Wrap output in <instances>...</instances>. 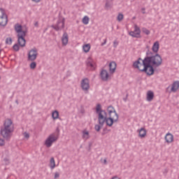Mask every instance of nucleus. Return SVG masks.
<instances>
[{
	"instance_id": "nucleus-1",
	"label": "nucleus",
	"mask_w": 179,
	"mask_h": 179,
	"mask_svg": "<svg viewBox=\"0 0 179 179\" xmlns=\"http://www.w3.org/2000/svg\"><path fill=\"white\" fill-rule=\"evenodd\" d=\"M108 115L107 117V112L106 110L101 109V105L98 103L96 107V113L98 114V124H96L94 127L95 130L96 132H99L101 129V127L106 124L107 127H113L114 122H118V113L115 111V109L112 106H110L107 108Z\"/></svg>"
},
{
	"instance_id": "nucleus-2",
	"label": "nucleus",
	"mask_w": 179,
	"mask_h": 179,
	"mask_svg": "<svg viewBox=\"0 0 179 179\" xmlns=\"http://www.w3.org/2000/svg\"><path fill=\"white\" fill-rule=\"evenodd\" d=\"M14 131L15 124H13V121L9 118L6 119L3 122V127L0 129V135L3 138V139L9 142Z\"/></svg>"
},
{
	"instance_id": "nucleus-3",
	"label": "nucleus",
	"mask_w": 179,
	"mask_h": 179,
	"mask_svg": "<svg viewBox=\"0 0 179 179\" xmlns=\"http://www.w3.org/2000/svg\"><path fill=\"white\" fill-rule=\"evenodd\" d=\"M145 58L150 68L149 72L151 75H153V73H155V69L153 68H159V66L163 64V59L159 54H155L152 56H147Z\"/></svg>"
},
{
	"instance_id": "nucleus-4",
	"label": "nucleus",
	"mask_w": 179,
	"mask_h": 179,
	"mask_svg": "<svg viewBox=\"0 0 179 179\" xmlns=\"http://www.w3.org/2000/svg\"><path fill=\"white\" fill-rule=\"evenodd\" d=\"M133 68H134V69H138L140 72H145L148 76H152L146 57H145L144 59H142L141 57L138 58L133 63Z\"/></svg>"
},
{
	"instance_id": "nucleus-5",
	"label": "nucleus",
	"mask_w": 179,
	"mask_h": 179,
	"mask_svg": "<svg viewBox=\"0 0 179 179\" xmlns=\"http://www.w3.org/2000/svg\"><path fill=\"white\" fill-rule=\"evenodd\" d=\"M14 29L16 33H17V37L19 45L20 47H25L26 39H24V37H26V31L22 30V27L20 24H15Z\"/></svg>"
},
{
	"instance_id": "nucleus-6",
	"label": "nucleus",
	"mask_w": 179,
	"mask_h": 179,
	"mask_svg": "<svg viewBox=\"0 0 179 179\" xmlns=\"http://www.w3.org/2000/svg\"><path fill=\"white\" fill-rule=\"evenodd\" d=\"M59 138V136L57 134L53 133L50 134L45 141V146H46V148H51L52 146V143L57 142Z\"/></svg>"
},
{
	"instance_id": "nucleus-7",
	"label": "nucleus",
	"mask_w": 179,
	"mask_h": 179,
	"mask_svg": "<svg viewBox=\"0 0 179 179\" xmlns=\"http://www.w3.org/2000/svg\"><path fill=\"white\" fill-rule=\"evenodd\" d=\"M38 56V50L36 48H33L28 52V59L27 60L29 62L36 61L37 59V57Z\"/></svg>"
},
{
	"instance_id": "nucleus-8",
	"label": "nucleus",
	"mask_w": 179,
	"mask_h": 179,
	"mask_svg": "<svg viewBox=\"0 0 179 179\" xmlns=\"http://www.w3.org/2000/svg\"><path fill=\"white\" fill-rule=\"evenodd\" d=\"M8 24V15L5 10L0 8V26L5 27Z\"/></svg>"
},
{
	"instance_id": "nucleus-9",
	"label": "nucleus",
	"mask_w": 179,
	"mask_h": 179,
	"mask_svg": "<svg viewBox=\"0 0 179 179\" xmlns=\"http://www.w3.org/2000/svg\"><path fill=\"white\" fill-rule=\"evenodd\" d=\"M51 27L56 30V31H59V30H62L64 27H65V19H59L55 25H52Z\"/></svg>"
},
{
	"instance_id": "nucleus-10",
	"label": "nucleus",
	"mask_w": 179,
	"mask_h": 179,
	"mask_svg": "<svg viewBox=\"0 0 179 179\" xmlns=\"http://www.w3.org/2000/svg\"><path fill=\"white\" fill-rule=\"evenodd\" d=\"M129 36L134 38H141V28L137 24L134 25V30L129 32Z\"/></svg>"
},
{
	"instance_id": "nucleus-11",
	"label": "nucleus",
	"mask_w": 179,
	"mask_h": 179,
	"mask_svg": "<svg viewBox=\"0 0 179 179\" xmlns=\"http://www.w3.org/2000/svg\"><path fill=\"white\" fill-rule=\"evenodd\" d=\"M81 87H82L83 90H84L85 92H87V90H89V89H90V84L89 79L84 78L82 80Z\"/></svg>"
},
{
	"instance_id": "nucleus-12",
	"label": "nucleus",
	"mask_w": 179,
	"mask_h": 179,
	"mask_svg": "<svg viewBox=\"0 0 179 179\" xmlns=\"http://www.w3.org/2000/svg\"><path fill=\"white\" fill-rule=\"evenodd\" d=\"M100 77L103 82H107L110 76L108 75V71L107 70L102 69L100 72Z\"/></svg>"
},
{
	"instance_id": "nucleus-13",
	"label": "nucleus",
	"mask_w": 179,
	"mask_h": 179,
	"mask_svg": "<svg viewBox=\"0 0 179 179\" xmlns=\"http://www.w3.org/2000/svg\"><path fill=\"white\" fill-rule=\"evenodd\" d=\"M68 41H69V36L68 35V33L64 32L62 37V45H68Z\"/></svg>"
},
{
	"instance_id": "nucleus-14",
	"label": "nucleus",
	"mask_w": 179,
	"mask_h": 179,
	"mask_svg": "<svg viewBox=\"0 0 179 179\" xmlns=\"http://www.w3.org/2000/svg\"><path fill=\"white\" fill-rule=\"evenodd\" d=\"M179 89V81H174L172 84L170 93H176Z\"/></svg>"
},
{
	"instance_id": "nucleus-15",
	"label": "nucleus",
	"mask_w": 179,
	"mask_h": 179,
	"mask_svg": "<svg viewBox=\"0 0 179 179\" xmlns=\"http://www.w3.org/2000/svg\"><path fill=\"white\" fill-rule=\"evenodd\" d=\"M165 141L166 143H172V142H174V136L171 134V133H168L165 136Z\"/></svg>"
},
{
	"instance_id": "nucleus-16",
	"label": "nucleus",
	"mask_w": 179,
	"mask_h": 179,
	"mask_svg": "<svg viewBox=\"0 0 179 179\" xmlns=\"http://www.w3.org/2000/svg\"><path fill=\"white\" fill-rule=\"evenodd\" d=\"M137 132L138 133L139 138H141V139L145 138L147 134L146 129L142 127L140 129H138Z\"/></svg>"
},
{
	"instance_id": "nucleus-17",
	"label": "nucleus",
	"mask_w": 179,
	"mask_h": 179,
	"mask_svg": "<svg viewBox=\"0 0 179 179\" xmlns=\"http://www.w3.org/2000/svg\"><path fill=\"white\" fill-rule=\"evenodd\" d=\"M82 138L84 141H87V139L90 138V133L87 129H85L82 131Z\"/></svg>"
},
{
	"instance_id": "nucleus-18",
	"label": "nucleus",
	"mask_w": 179,
	"mask_h": 179,
	"mask_svg": "<svg viewBox=\"0 0 179 179\" xmlns=\"http://www.w3.org/2000/svg\"><path fill=\"white\" fill-rule=\"evenodd\" d=\"M115 69H117V64L115 62H111L109 64V72L110 73H114Z\"/></svg>"
},
{
	"instance_id": "nucleus-19",
	"label": "nucleus",
	"mask_w": 179,
	"mask_h": 179,
	"mask_svg": "<svg viewBox=\"0 0 179 179\" xmlns=\"http://www.w3.org/2000/svg\"><path fill=\"white\" fill-rule=\"evenodd\" d=\"M159 48H160V44L159 43V41L155 42L152 47L153 52H155V54H157V52H159Z\"/></svg>"
},
{
	"instance_id": "nucleus-20",
	"label": "nucleus",
	"mask_w": 179,
	"mask_h": 179,
	"mask_svg": "<svg viewBox=\"0 0 179 179\" xmlns=\"http://www.w3.org/2000/svg\"><path fill=\"white\" fill-rule=\"evenodd\" d=\"M153 99H155V93H153V92H152L150 90L148 91L147 98H146L147 101H152V100H153Z\"/></svg>"
},
{
	"instance_id": "nucleus-21",
	"label": "nucleus",
	"mask_w": 179,
	"mask_h": 179,
	"mask_svg": "<svg viewBox=\"0 0 179 179\" xmlns=\"http://www.w3.org/2000/svg\"><path fill=\"white\" fill-rule=\"evenodd\" d=\"M91 48H92V46L90 45V43H87V44L83 45V50L84 52H89V51H90Z\"/></svg>"
},
{
	"instance_id": "nucleus-22",
	"label": "nucleus",
	"mask_w": 179,
	"mask_h": 179,
	"mask_svg": "<svg viewBox=\"0 0 179 179\" xmlns=\"http://www.w3.org/2000/svg\"><path fill=\"white\" fill-rule=\"evenodd\" d=\"M50 167L51 170H54V169H55V159H54V157L50 158Z\"/></svg>"
},
{
	"instance_id": "nucleus-23",
	"label": "nucleus",
	"mask_w": 179,
	"mask_h": 179,
	"mask_svg": "<svg viewBox=\"0 0 179 179\" xmlns=\"http://www.w3.org/2000/svg\"><path fill=\"white\" fill-rule=\"evenodd\" d=\"M52 117L53 120H58V118H59V113L58 110L53 111L52 113Z\"/></svg>"
},
{
	"instance_id": "nucleus-24",
	"label": "nucleus",
	"mask_w": 179,
	"mask_h": 179,
	"mask_svg": "<svg viewBox=\"0 0 179 179\" xmlns=\"http://www.w3.org/2000/svg\"><path fill=\"white\" fill-rule=\"evenodd\" d=\"M89 20H90L89 17L85 16L83 18L82 22H83V24H89Z\"/></svg>"
},
{
	"instance_id": "nucleus-25",
	"label": "nucleus",
	"mask_w": 179,
	"mask_h": 179,
	"mask_svg": "<svg viewBox=\"0 0 179 179\" xmlns=\"http://www.w3.org/2000/svg\"><path fill=\"white\" fill-rule=\"evenodd\" d=\"M36 66H37V63L34 61L31 62V63L29 65V68L31 69H36Z\"/></svg>"
},
{
	"instance_id": "nucleus-26",
	"label": "nucleus",
	"mask_w": 179,
	"mask_h": 179,
	"mask_svg": "<svg viewBox=\"0 0 179 179\" xmlns=\"http://www.w3.org/2000/svg\"><path fill=\"white\" fill-rule=\"evenodd\" d=\"M142 31L144 34H146V36H149V34H150V31L145 27L142 28Z\"/></svg>"
},
{
	"instance_id": "nucleus-27",
	"label": "nucleus",
	"mask_w": 179,
	"mask_h": 179,
	"mask_svg": "<svg viewBox=\"0 0 179 179\" xmlns=\"http://www.w3.org/2000/svg\"><path fill=\"white\" fill-rule=\"evenodd\" d=\"M118 22H121L124 20V15L122 13H119L117 17Z\"/></svg>"
},
{
	"instance_id": "nucleus-28",
	"label": "nucleus",
	"mask_w": 179,
	"mask_h": 179,
	"mask_svg": "<svg viewBox=\"0 0 179 179\" xmlns=\"http://www.w3.org/2000/svg\"><path fill=\"white\" fill-rule=\"evenodd\" d=\"M87 66H89L90 68H92V69H94V63L92 62H88L87 63Z\"/></svg>"
},
{
	"instance_id": "nucleus-29",
	"label": "nucleus",
	"mask_w": 179,
	"mask_h": 179,
	"mask_svg": "<svg viewBox=\"0 0 179 179\" xmlns=\"http://www.w3.org/2000/svg\"><path fill=\"white\" fill-rule=\"evenodd\" d=\"M6 44L10 45L12 44V38L9 37L6 39Z\"/></svg>"
},
{
	"instance_id": "nucleus-30",
	"label": "nucleus",
	"mask_w": 179,
	"mask_h": 179,
	"mask_svg": "<svg viewBox=\"0 0 179 179\" xmlns=\"http://www.w3.org/2000/svg\"><path fill=\"white\" fill-rule=\"evenodd\" d=\"M13 50H14V51H19V50H20L19 45L15 44V45L13 46Z\"/></svg>"
},
{
	"instance_id": "nucleus-31",
	"label": "nucleus",
	"mask_w": 179,
	"mask_h": 179,
	"mask_svg": "<svg viewBox=\"0 0 179 179\" xmlns=\"http://www.w3.org/2000/svg\"><path fill=\"white\" fill-rule=\"evenodd\" d=\"M0 146H5V139L0 138Z\"/></svg>"
},
{
	"instance_id": "nucleus-32",
	"label": "nucleus",
	"mask_w": 179,
	"mask_h": 179,
	"mask_svg": "<svg viewBox=\"0 0 179 179\" xmlns=\"http://www.w3.org/2000/svg\"><path fill=\"white\" fill-rule=\"evenodd\" d=\"M119 43L117 41V40L114 41L113 42V47L114 48H117V47L118 46Z\"/></svg>"
},
{
	"instance_id": "nucleus-33",
	"label": "nucleus",
	"mask_w": 179,
	"mask_h": 179,
	"mask_svg": "<svg viewBox=\"0 0 179 179\" xmlns=\"http://www.w3.org/2000/svg\"><path fill=\"white\" fill-rule=\"evenodd\" d=\"M54 178L55 179L59 178V173L58 172L55 173Z\"/></svg>"
},
{
	"instance_id": "nucleus-34",
	"label": "nucleus",
	"mask_w": 179,
	"mask_h": 179,
	"mask_svg": "<svg viewBox=\"0 0 179 179\" xmlns=\"http://www.w3.org/2000/svg\"><path fill=\"white\" fill-rule=\"evenodd\" d=\"M106 44H107V38L104 39L103 43H102L101 45V47H103V45H106Z\"/></svg>"
},
{
	"instance_id": "nucleus-35",
	"label": "nucleus",
	"mask_w": 179,
	"mask_h": 179,
	"mask_svg": "<svg viewBox=\"0 0 179 179\" xmlns=\"http://www.w3.org/2000/svg\"><path fill=\"white\" fill-rule=\"evenodd\" d=\"M24 138H30V135L29 134V133H24Z\"/></svg>"
},
{
	"instance_id": "nucleus-36",
	"label": "nucleus",
	"mask_w": 179,
	"mask_h": 179,
	"mask_svg": "<svg viewBox=\"0 0 179 179\" xmlns=\"http://www.w3.org/2000/svg\"><path fill=\"white\" fill-rule=\"evenodd\" d=\"M32 2H35V3H38V2H41V0H31Z\"/></svg>"
},
{
	"instance_id": "nucleus-37",
	"label": "nucleus",
	"mask_w": 179,
	"mask_h": 179,
	"mask_svg": "<svg viewBox=\"0 0 179 179\" xmlns=\"http://www.w3.org/2000/svg\"><path fill=\"white\" fill-rule=\"evenodd\" d=\"M141 10H143V15H145L146 13L145 8H143Z\"/></svg>"
},
{
	"instance_id": "nucleus-38",
	"label": "nucleus",
	"mask_w": 179,
	"mask_h": 179,
	"mask_svg": "<svg viewBox=\"0 0 179 179\" xmlns=\"http://www.w3.org/2000/svg\"><path fill=\"white\" fill-rule=\"evenodd\" d=\"M34 26L38 27V22H35Z\"/></svg>"
},
{
	"instance_id": "nucleus-39",
	"label": "nucleus",
	"mask_w": 179,
	"mask_h": 179,
	"mask_svg": "<svg viewBox=\"0 0 179 179\" xmlns=\"http://www.w3.org/2000/svg\"><path fill=\"white\" fill-rule=\"evenodd\" d=\"M103 164H107V159H103Z\"/></svg>"
},
{
	"instance_id": "nucleus-40",
	"label": "nucleus",
	"mask_w": 179,
	"mask_h": 179,
	"mask_svg": "<svg viewBox=\"0 0 179 179\" xmlns=\"http://www.w3.org/2000/svg\"><path fill=\"white\" fill-rule=\"evenodd\" d=\"M106 8H109L110 7V5H108V3H106Z\"/></svg>"
},
{
	"instance_id": "nucleus-41",
	"label": "nucleus",
	"mask_w": 179,
	"mask_h": 179,
	"mask_svg": "<svg viewBox=\"0 0 179 179\" xmlns=\"http://www.w3.org/2000/svg\"><path fill=\"white\" fill-rule=\"evenodd\" d=\"M1 51H2V50H1V48H0V54H1Z\"/></svg>"
},
{
	"instance_id": "nucleus-42",
	"label": "nucleus",
	"mask_w": 179,
	"mask_h": 179,
	"mask_svg": "<svg viewBox=\"0 0 179 179\" xmlns=\"http://www.w3.org/2000/svg\"><path fill=\"white\" fill-rule=\"evenodd\" d=\"M167 89H170V86H169V87H167Z\"/></svg>"
},
{
	"instance_id": "nucleus-43",
	"label": "nucleus",
	"mask_w": 179,
	"mask_h": 179,
	"mask_svg": "<svg viewBox=\"0 0 179 179\" xmlns=\"http://www.w3.org/2000/svg\"><path fill=\"white\" fill-rule=\"evenodd\" d=\"M0 79H1V76H0Z\"/></svg>"
}]
</instances>
